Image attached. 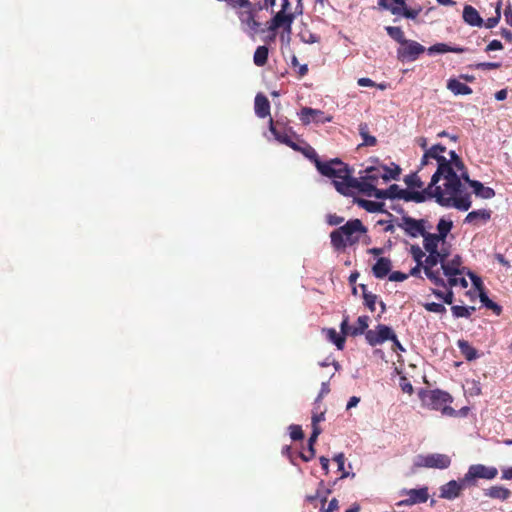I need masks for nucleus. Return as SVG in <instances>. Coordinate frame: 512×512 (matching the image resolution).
I'll return each mask as SVG.
<instances>
[{
    "label": "nucleus",
    "mask_w": 512,
    "mask_h": 512,
    "mask_svg": "<svg viewBox=\"0 0 512 512\" xmlns=\"http://www.w3.org/2000/svg\"><path fill=\"white\" fill-rule=\"evenodd\" d=\"M290 437L294 441L302 440L304 438V433L300 425L292 424L289 426Z\"/></svg>",
    "instance_id": "obj_52"
},
{
    "label": "nucleus",
    "mask_w": 512,
    "mask_h": 512,
    "mask_svg": "<svg viewBox=\"0 0 512 512\" xmlns=\"http://www.w3.org/2000/svg\"><path fill=\"white\" fill-rule=\"evenodd\" d=\"M364 305L371 311H375V305L378 302V296L373 293H365V297H363Z\"/></svg>",
    "instance_id": "obj_49"
},
{
    "label": "nucleus",
    "mask_w": 512,
    "mask_h": 512,
    "mask_svg": "<svg viewBox=\"0 0 512 512\" xmlns=\"http://www.w3.org/2000/svg\"><path fill=\"white\" fill-rule=\"evenodd\" d=\"M317 170L325 177L331 178L336 190L342 195H351L349 181L352 171L349 166L340 159L335 158L326 162H317Z\"/></svg>",
    "instance_id": "obj_2"
},
{
    "label": "nucleus",
    "mask_w": 512,
    "mask_h": 512,
    "mask_svg": "<svg viewBox=\"0 0 512 512\" xmlns=\"http://www.w3.org/2000/svg\"><path fill=\"white\" fill-rule=\"evenodd\" d=\"M479 298L481 303L488 309H491L493 313L499 316L502 313V307L492 301L483 289H480Z\"/></svg>",
    "instance_id": "obj_34"
},
{
    "label": "nucleus",
    "mask_w": 512,
    "mask_h": 512,
    "mask_svg": "<svg viewBox=\"0 0 512 512\" xmlns=\"http://www.w3.org/2000/svg\"><path fill=\"white\" fill-rule=\"evenodd\" d=\"M429 255L425 259V264L423 265V269L425 275L429 280H431L436 286L446 287V282L441 277L440 270H433V268L440 263L442 265L443 261L448 258L449 253L442 249L441 251L436 252H428Z\"/></svg>",
    "instance_id": "obj_7"
},
{
    "label": "nucleus",
    "mask_w": 512,
    "mask_h": 512,
    "mask_svg": "<svg viewBox=\"0 0 512 512\" xmlns=\"http://www.w3.org/2000/svg\"><path fill=\"white\" fill-rule=\"evenodd\" d=\"M452 226V221H448L443 218L439 220L437 224L438 233L436 235H438V237L442 239L443 243L445 242L448 233L451 231Z\"/></svg>",
    "instance_id": "obj_39"
},
{
    "label": "nucleus",
    "mask_w": 512,
    "mask_h": 512,
    "mask_svg": "<svg viewBox=\"0 0 512 512\" xmlns=\"http://www.w3.org/2000/svg\"><path fill=\"white\" fill-rule=\"evenodd\" d=\"M369 326V317L366 315L359 316L357 319V325L353 327V329L350 332L351 336H358L363 333H366Z\"/></svg>",
    "instance_id": "obj_36"
},
{
    "label": "nucleus",
    "mask_w": 512,
    "mask_h": 512,
    "mask_svg": "<svg viewBox=\"0 0 512 512\" xmlns=\"http://www.w3.org/2000/svg\"><path fill=\"white\" fill-rule=\"evenodd\" d=\"M349 185H351V190L358 189L368 196H372V192L375 190V184L366 177H363L360 181L351 177Z\"/></svg>",
    "instance_id": "obj_23"
},
{
    "label": "nucleus",
    "mask_w": 512,
    "mask_h": 512,
    "mask_svg": "<svg viewBox=\"0 0 512 512\" xmlns=\"http://www.w3.org/2000/svg\"><path fill=\"white\" fill-rule=\"evenodd\" d=\"M425 52V47L414 40L406 39L397 49V57L400 61H415Z\"/></svg>",
    "instance_id": "obj_11"
},
{
    "label": "nucleus",
    "mask_w": 512,
    "mask_h": 512,
    "mask_svg": "<svg viewBox=\"0 0 512 512\" xmlns=\"http://www.w3.org/2000/svg\"><path fill=\"white\" fill-rule=\"evenodd\" d=\"M435 187H439L437 184L432 185L431 183L423 191H409L406 201H414L416 203L424 202L429 197H434Z\"/></svg>",
    "instance_id": "obj_21"
},
{
    "label": "nucleus",
    "mask_w": 512,
    "mask_h": 512,
    "mask_svg": "<svg viewBox=\"0 0 512 512\" xmlns=\"http://www.w3.org/2000/svg\"><path fill=\"white\" fill-rule=\"evenodd\" d=\"M451 311L455 318H469L471 314L475 311V307L454 305L451 307Z\"/></svg>",
    "instance_id": "obj_37"
},
{
    "label": "nucleus",
    "mask_w": 512,
    "mask_h": 512,
    "mask_svg": "<svg viewBox=\"0 0 512 512\" xmlns=\"http://www.w3.org/2000/svg\"><path fill=\"white\" fill-rule=\"evenodd\" d=\"M378 5L395 16H402L412 20L416 19L422 11L421 7L415 9L408 8L406 0H378Z\"/></svg>",
    "instance_id": "obj_8"
},
{
    "label": "nucleus",
    "mask_w": 512,
    "mask_h": 512,
    "mask_svg": "<svg viewBox=\"0 0 512 512\" xmlns=\"http://www.w3.org/2000/svg\"><path fill=\"white\" fill-rule=\"evenodd\" d=\"M367 228L361 220L353 219L347 221L343 226L330 233L331 245L335 250H344L348 245L352 246L359 241L356 233H366Z\"/></svg>",
    "instance_id": "obj_3"
},
{
    "label": "nucleus",
    "mask_w": 512,
    "mask_h": 512,
    "mask_svg": "<svg viewBox=\"0 0 512 512\" xmlns=\"http://www.w3.org/2000/svg\"><path fill=\"white\" fill-rule=\"evenodd\" d=\"M463 20L470 26L481 27L484 20L479 12L471 5H465L463 9Z\"/></svg>",
    "instance_id": "obj_20"
},
{
    "label": "nucleus",
    "mask_w": 512,
    "mask_h": 512,
    "mask_svg": "<svg viewBox=\"0 0 512 512\" xmlns=\"http://www.w3.org/2000/svg\"><path fill=\"white\" fill-rule=\"evenodd\" d=\"M388 192H390L391 199H402L406 201L409 190L402 189L397 184H392L389 186Z\"/></svg>",
    "instance_id": "obj_43"
},
{
    "label": "nucleus",
    "mask_w": 512,
    "mask_h": 512,
    "mask_svg": "<svg viewBox=\"0 0 512 512\" xmlns=\"http://www.w3.org/2000/svg\"><path fill=\"white\" fill-rule=\"evenodd\" d=\"M404 181L409 188H422L423 186V182L415 173L405 176Z\"/></svg>",
    "instance_id": "obj_47"
},
{
    "label": "nucleus",
    "mask_w": 512,
    "mask_h": 512,
    "mask_svg": "<svg viewBox=\"0 0 512 512\" xmlns=\"http://www.w3.org/2000/svg\"><path fill=\"white\" fill-rule=\"evenodd\" d=\"M447 89L455 95H469L472 93L471 87L454 78L448 80Z\"/></svg>",
    "instance_id": "obj_26"
},
{
    "label": "nucleus",
    "mask_w": 512,
    "mask_h": 512,
    "mask_svg": "<svg viewBox=\"0 0 512 512\" xmlns=\"http://www.w3.org/2000/svg\"><path fill=\"white\" fill-rule=\"evenodd\" d=\"M491 214H492V211L489 209L474 210V211L469 212L466 215L464 222L470 223L473 225H479L481 223H486L490 220Z\"/></svg>",
    "instance_id": "obj_17"
},
{
    "label": "nucleus",
    "mask_w": 512,
    "mask_h": 512,
    "mask_svg": "<svg viewBox=\"0 0 512 512\" xmlns=\"http://www.w3.org/2000/svg\"><path fill=\"white\" fill-rule=\"evenodd\" d=\"M446 152V147L442 144H435L429 149H426L421 159V168L428 166L431 160L437 163V169L431 177V184L435 185L441 180V174L446 172L451 176V170L446 163V157L443 153Z\"/></svg>",
    "instance_id": "obj_5"
},
{
    "label": "nucleus",
    "mask_w": 512,
    "mask_h": 512,
    "mask_svg": "<svg viewBox=\"0 0 512 512\" xmlns=\"http://www.w3.org/2000/svg\"><path fill=\"white\" fill-rule=\"evenodd\" d=\"M402 494L407 496L406 499L401 500L398 505L412 506L415 504L425 503L429 498L428 488L422 487L419 489L404 490Z\"/></svg>",
    "instance_id": "obj_14"
},
{
    "label": "nucleus",
    "mask_w": 512,
    "mask_h": 512,
    "mask_svg": "<svg viewBox=\"0 0 512 512\" xmlns=\"http://www.w3.org/2000/svg\"><path fill=\"white\" fill-rule=\"evenodd\" d=\"M341 334L345 337L346 335H349L353 327L349 326V316L345 315L344 319L340 325Z\"/></svg>",
    "instance_id": "obj_54"
},
{
    "label": "nucleus",
    "mask_w": 512,
    "mask_h": 512,
    "mask_svg": "<svg viewBox=\"0 0 512 512\" xmlns=\"http://www.w3.org/2000/svg\"><path fill=\"white\" fill-rule=\"evenodd\" d=\"M301 153L306 157L308 158L309 160H311L314 165L317 167V162H322L317 154V152L315 151V149L310 146L309 144L305 143L304 146H303V149H301Z\"/></svg>",
    "instance_id": "obj_44"
},
{
    "label": "nucleus",
    "mask_w": 512,
    "mask_h": 512,
    "mask_svg": "<svg viewBox=\"0 0 512 512\" xmlns=\"http://www.w3.org/2000/svg\"><path fill=\"white\" fill-rule=\"evenodd\" d=\"M327 337L329 341L334 343L339 350H342L345 345V337L342 334L337 333L333 328L327 330Z\"/></svg>",
    "instance_id": "obj_41"
},
{
    "label": "nucleus",
    "mask_w": 512,
    "mask_h": 512,
    "mask_svg": "<svg viewBox=\"0 0 512 512\" xmlns=\"http://www.w3.org/2000/svg\"><path fill=\"white\" fill-rule=\"evenodd\" d=\"M269 49L267 46H258L254 52L253 62L256 66L262 67L268 61Z\"/></svg>",
    "instance_id": "obj_33"
},
{
    "label": "nucleus",
    "mask_w": 512,
    "mask_h": 512,
    "mask_svg": "<svg viewBox=\"0 0 512 512\" xmlns=\"http://www.w3.org/2000/svg\"><path fill=\"white\" fill-rule=\"evenodd\" d=\"M339 508L338 500L336 498H333L328 503L327 508H325V512H334Z\"/></svg>",
    "instance_id": "obj_64"
},
{
    "label": "nucleus",
    "mask_w": 512,
    "mask_h": 512,
    "mask_svg": "<svg viewBox=\"0 0 512 512\" xmlns=\"http://www.w3.org/2000/svg\"><path fill=\"white\" fill-rule=\"evenodd\" d=\"M471 188H473V192L476 196L481 197L483 199H490L495 196V191L492 188L485 187L479 181L471 182Z\"/></svg>",
    "instance_id": "obj_30"
},
{
    "label": "nucleus",
    "mask_w": 512,
    "mask_h": 512,
    "mask_svg": "<svg viewBox=\"0 0 512 512\" xmlns=\"http://www.w3.org/2000/svg\"><path fill=\"white\" fill-rule=\"evenodd\" d=\"M426 222L427 221L424 219L417 220L410 216H403L402 222L399 223L398 226L402 228L407 235L415 238L424 235Z\"/></svg>",
    "instance_id": "obj_13"
},
{
    "label": "nucleus",
    "mask_w": 512,
    "mask_h": 512,
    "mask_svg": "<svg viewBox=\"0 0 512 512\" xmlns=\"http://www.w3.org/2000/svg\"><path fill=\"white\" fill-rule=\"evenodd\" d=\"M413 258L418 264H422V258L424 257L423 251L418 246L412 247Z\"/></svg>",
    "instance_id": "obj_59"
},
{
    "label": "nucleus",
    "mask_w": 512,
    "mask_h": 512,
    "mask_svg": "<svg viewBox=\"0 0 512 512\" xmlns=\"http://www.w3.org/2000/svg\"><path fill=\"white\" fill-rule=\"evenodd\" d=\"M355 202L363 209H365L366 211L370 212V213H375V212H382L384 211L383 207H384V204L381 203V202H376V201H372V200H366V199H362V198H357L355 200Z\"/></svg>",
    "instance_id": "obj_32"
},
{
    "label": "nucleus",
    "mask_w": 512,
    "mask_h": 512,
    "mask_svg": "<svg viewBox=\"0 0 512 512\" xmlns=\"http://www.w3.org/2000/svg\"><path fill=\"white\" fill-rule=\"evenodd\" d=\"M422 237H423V245L427 252L439 251L438 246H439V243L442 242V239L439 238L438 235L425 231L424 235H422Z\"/></svg>",
    "instance_id": "obj_28"
},
{
    "label": "nucleus",
    "mask_w": 512,
    "mask_h": 512,
    "mask_svg": "<svg viewBox=\"0 0 512 512\" xmlns=\"http://www.w3.org/2000/svg\"><path fill=\"white\" fill-rule=\"evenodd\" d=\"M382 170H383V180L384 181H389L391 179L396 180V179H398V177L401 173L400 167L394 163L391 164V167L382 166Z\"/></svg>",
    "instance_id": "obj_38"
},
{
    "label": "nucleus",
    "mask_w": 512,
    "mask_h": 512,
    "mask_svg": "<svg viewBox=\"0 0 512 512\" xmlns=\"http://www.w3.org/2000/svg\"><path fill=\"white\" fill-rule=\"evenodd\" d=\"M324 420H325L324 412L314 413L312 415V428L315 429V427H319L318 426L319 422L324 421Z\"/></svg>",
    "instance_id": "obj_60"
},
{
    "label": "nucleus",
    "mask_w": 512,
    "mask_h": 512,
    "mask_svg": "<svg viewBox=\"0 0 512 512\" xmlns=\"http://www.w3.org/2000/svg\"><path fill=\"white\" fill-rule=\"evenodd\" d=\"M344 221V218L337 214H328L327 223L331 226L340 225Z\"/></svg>",
    "instance_id": "obj_55"
},
{
    "label": "nucleus",
    "mask_w": 512,
    "mask_h": 512,
    "mask_svg": "<svg viewBox=\"0 0 512 512\" xmlns=\"http://www.w3.org/2000/svg\"><path fill=\"white\" fill-rule=\"evenodd\" d=\"M450 159L446 158V163L451 170V176L446 172L441 174L444 180L443 187H435V199L443 207H454L461 211H467L471 207L470 195L463 192V186L456 170L464 169V162L458 154L451 150Z\"/></svg>",
    "instance_id": "obj_1"
},
{
    "label": "nucleus",
    "mask_w": 512,
    "mask_h": 512,
    "mask_svg": "<svg viewBox=\"0 0 512 512\" xmlns=\"http://www.w3.org/2000/svg\"><path fill=\"white\" fill-rule=\"evenodd\" d=\"M300 120L303 124L307 125L311 122L315 123H326L331 121V117L325 116L324 112L321 110L305 107L301 110Z\"/></svg>",
    "instance_id": "obj_16"
},
{
    "label": "nucleus",
    "mask_w": 512,
    "mask_h": 512,
    "mask_svg": "<svg viewBox=\"0 0 512 512\" xmlns=\"http://www.w3.org/2000/svg\"><path fill=\"white\" fill-rule=\"evenodd\" d=\"M419 398L424 406L429 409L441 411L442 414L452 416L455 410L450 406L452 397L449 393L435 389L425 390L419 392Z\"/></svg>",
    "instance_id": "obj_4"
},
{
    "label": "nucleus",
    "mask_w": 512,
    "mask_h": 512,
    "mask_svg": "<svg viewBox=\"0 0 512 512\" xmlns=\"http://www.w3.org/2000/svg\"><path fill=\"white\" fill-rule=\"evenodd\" d=\"M394 335L395 333L390 327L384 324H379L376 326V329L367 330L365 338L369 345L377 346L383 344L387 340L394 339Z\"/></svg>",
    "instance_id": "obj_12"
},
{
    "label": "nucleus",
    "mask_w": 512,
    "mask_h": 512,
    "mask_svg": "<svg viewBox=\"0 0 512 512\" xmlns=\"http://www.w3.org/2000/svg\"><path fill=\"white\" fill-rule=\"evenodd\" d=\"M269 130L273 134L275 139L277 141H279L280 143L284 144L283 139L290 138V135L288 134L286 128L282 127L279 121L274 122L272 118H270V121H269Z\"/></svg>",
    "instance_id": "obj_27"
},
{
    "label": "nucleus",
    "mask_w": 512,
    "mask_h": 512,
    "mask_svg": "<svg viewBox=\"0 0 512 512\" xmlns=\"http://www.w3.org/2000/svg\"><path fill=\"white\" fill-rule=\"evenodd\" d=\"M484 494L489 498L505 501L510 498L512 493L508 488L504 486L495 485L485 489Z\"/></svg>",
    "instance_id": "obj_24"
},
{
    "label": "nucleus",
    "mask_w": 512,
    "mask_h": 512,
    "mask_svg": "<svg viewBox=\"0 0 512 512\" xmlns=\"http://www.w3.org/2000/svg\"><path fill=\"white\" fill-rule=\"evenodd\" d=\"M458 348L466 360L472 361L478 357L477 350L466 340H458Z\"/></svg>",
    "instance_id": "obj_31"
},
{
    "label": "nucleus",
    "mask_w": 512,
    "mask_h": 512,
    "mask_svg": "<svg viewBox=\"0 0 512 512\" xmlns=\"http://www.w3.org/2000/svg\"><path fill=\"white\" fill-rule=\"evenodd\" d=\"M498 475V470L494 466H485L483 464H474L468 468L467 473L462 478L463 483L469 486L476 484L477 479L492 480Z\"/></svg>",
    "instance_id": "obj_9"
},
{
    "label": "nucleus",
    "mask_w": 512,
    "mask_h": 512,
    "mask_svg": "<svg viewBox=\"0 0 512 512\" xmlns=\"http://www.w3.org/2000/svg\"><path fill=\"white\" fill-rule=\"evenodd\" d=\"M453 301H454V293H453L452 289L449 288L444 294L443 302L448 305H451L453 303Z\"/></svg>",
    "instance_id": "obj_63"
},
{
    "label": "nucleus",
    "mask_w": 512,
    "mask_h": 512,
    "mask_svg": "<svg viewBox=\"0 0 512 512\" xmlns=\"http://www.w3.org/2000/svg\"><path fill=\"white\" fill-rule=\"evenodd\" d=\"M448 281L446 283V287L449 286V288L455 287V286H461L463 288H466L468 286V282L464 277H458L457 276H447Z\"/></svg>",
    "instance_id": "obj_46"
},
{
    "label": "nucleus",
    "mask_w": 512,
    "mask_h": 512,
    "mask_svg": "<svg viewBox=\"0 0 512 512\" xmlns=\"http://www.w3.org/2000/svg\"><path fill=\"white\" fill-rule=\"evenodd\" d=\"M392 262L389 258L380 257L372 267L373 275L378 279H383L390 274Z\"/></svg>",
    "instance_id": "obj_19"
},
{
    "label": "nucleus",
    "mask_w": 512,
    "mask_h": 512,
    "mask_svg": "<svg viewBox=\"0 0 512 512\" xmlns=\"http://www.w3.org/2000/svg\"><path fill=\"white\" fill-rule=\"evenodd\" d=\"M282 3V0H280ZM276 5V0H264L263 3H253V14L254 20H257V13L263 9H267L269 7L273 8Z\"/></svg>",
    "instance_id": "obj_45"
},
{
    "label": "nucleus",
    "mask_w": 512,
    "mask_h": 512,
    "mask_svg": "<svg viewBox=\"0 0 512 512\" xmlns=\"http://www.w3.org/2000/svg\"><path fill=\"white\" fill-rule=\"evenodd\" d=\"M502 2L498 1L495 5V16L488 18L483 24L486 28L492 29L496 27L501 19Z\"/></svg>",
    "instance_id": "obj_42"
},
{
    "label": "nucleus",
    "mask_w": 512,
    "mask_h": 512,
    "mask_svg": "<svg viewBox=\"0 0 512 512\" xmlns=\"http://www.w3.org/2000/svg\"><path fill=\"white\" fill-rule=\"evenodd\" d=\"M423 307L429 311V312H433V313H437V314H443L446 312V308L443 304H440V303H436V302H428V303H424L423 304Z\"/></svg>",
    "instance_id": "obj_50"
},
{
    "label": "nucleus",
    "mask_w": 512,
    "mask_h": 512,
    "mask_svg": "<svg viewBox=\"0 0 512 512\" xmlns=\"http://www.w3.org/2000/svg\"><path fill=\"white\" fill-rule=\"evenodd\" d=\"M321 434V428L320 427H315V429H313L309 439H308V450H309V456H306L305 453H302L300 452L299 453V457L304 461V462H309L310 460H312L314 457H315V448H314V444L316 443L317 441V438L318 436Z\"/></svg>",
    "instance_id": "obj_25"
},
{
    "label": "nucleus",
    "mask_w": 512,
    "mask_h": 512,
    "mask_svg": "<svg viewBox=\"0 0 512 512\" xmlns=\"http://www.w3.org/2000/svg\"><path fill=\"white\" fill-rule=\"evenodd\" d=\"M334 461L337 463L338 470L343 471L344 470V464H345V457L343 453H339L334 457Z\"/></svg>",
    "instance_id": "obj_62"
},
{
    "label": "nucleus",
    "mask_w": 512,
    "mask_h": 512,
    "mask_svg": "<svg viewBox=\"0 0 512 512\" xmlns=\"http://www.w3.org/2000/svg\"><path fill=\"white\" fill-rule=\"evenodd\" d=\"M451 465L450 456L442 453L418 455L414 460L417 468L447 469Z\"/></svg>",
    "instance_id": "obj_10"
},
{
    "label": "nucleus",
    "mask_w": 512,
    "mask_h": 512,
    "mask_svg": "<svg viewBox=\"0 0 512 512\" xmlns=\"http://www.w3.org/2000/svg\"><path fill=\"white\" fill-rule=\"evenodd\" d=\"M289 7V0H282V3H280V10L275 13L269 22H267V31L271 32L273 37H275L276 31L280 28L283 29V34L281 36L282 39L284 38V34L290 36L292 33V24L295 16L293 13L287 12Z\"/></svg>",
    "instance_id": "obj_6"
},
{
    "label": "nucleus",
    "mask_w": 512,
    "mask_h": 512,
    "mask_svg": "<svg viewBox=\"0 0 512 512\" xmlns=\"http://www.w3.org/2000/svg\"><path fill=\"white\" fill-rule=\"evenodd\" d=\"M365 177L375 184L380 178L383 179V171L380 168L371 167L366 170Z\"/></svg>",
    "instance_id": "obj_48"
},
{
    "label": "nucleus",
    "mask_w": 512,
    "mask_h": 512,
    "mask_svg": "<svg viewBox=\"0 0 512 512\" xmlns=\"http://www.w3.org/2000/svg\"><path fill=\"white\" fill-rule=\"evenodd\" d=\"M461 257L456 255L453 259L443 261L441 269L443 270V274L445 276H457L461 275Z\"/></svg>",
    "instance_id": "obj_18"
},
{
    "label": "nucleus",
    "mask_w": 512,
    "mask_h": 512,
    "mask_svg": "<svg viewBox=\"0 0 512 512\" xmlns=\"http://www.w3.org/2000/svg\"><path fill=\"white\" fill-rule=\"evenodd\" d=\"M501 67V63L498 62H481L474 65H470V68L478 70H495Z\"/></svg>",
    "instance_id": "obj_51"
},
{
    "label": "nucleus",
    "mask_w": 512,
    "mask_h": 512,
    "mask_svg": "<svg viewBox=\"0 0 512 512\" xmlns=\"http://www.w3.org/2000/svg\"><path fill=\"white\" fill-rule=\"evenodd\" d=\"M385 30L387 34L399 44H403L406 40L403 30L396 26H386Z\"/></svg>",
    "instance_id": "obj_40"
},
{
    "label": "nucleus",
    "mask_w": 512,
    "mask_h": 512,
    "mask_svg": "<svg viewBox=\"0 0 512 512\" xmlns=\"http://www.w3.org/2000/svg\"><path fill=\"white\" fill-rule=\"evenodd\" d=\"M466 49L463 48V47H453V46H450L446 43H437V44H434L432 46H430L428 48V53L429 54H434V53H447V52H453V53H457V54H460V53H463L465 52Z\"/></svg>",
    "instance_id": "obj_29"
},
{
    "label": "nucleus",
    "mask_w": 512,
    "mask_h": 512,
    "mask_svg": "<svg viewBox=\"0 0 512 512\" xmlns=\"http://www.w3.org/2000/svg\"><path fill=\"white\" fill-rule=\"evenodd\" d=\"M255 113L259 118H266L270 115V102L263 94H257L255 97Z\"/></svg>",
    "instance_id": "obj_22"
},
{
    "label": "nucleus",
    "mask_w": 512,
    "mask_h": 512,
    "mask_svg": "<svg viewBox=\"0 0 512 512\" xmlns=\"http://www.w3.org/2000/svg\"><path fill=\"white\" fill-rule=\"evenodd\" d=\"M503 49V45L499 40H492L485 48L486 52Z\"/></svg>",
    "instance_id": "obj_58"
},
{
    "label": "nucleus",
    "mask_w": 512,
    "mask_h": 512,
    "mask_svg": "<svg viewBox=\"0 0 512 512\" xmlns=\"http://www.w3.org/2000/svg\"><path fill=\"white\" fill-rule=\"evenodd\" d=\"M465 486L468 485L463 483L462 479L459 481L451 480L440 487V497L448 500L455 499L460 496Z\"/></svg>",
    "instance_id": "obj_15"
},
{
    "label": "nucleus",
    "mask_w": 512,
    "mask_h": 512,
    "mask_svg": "<svg viewBox=\"0 0 512 512\" xmlns=\"http://www.w3.org/2000/svg\"><path fill=\"white\" fill-rule=\"evenodd\" d=\"M407 275L400 271H394L389 274V280L394 282H401L407 279Z\"/></svg>",
    "instance_id": "obj_56"
},
{
    "label": "nucleus",
    "mask_w": 512,
    "mask_h": 512,
    "mask_svg": "<svg viewBox=\"0 0 512 512\" xmlns=\"http://www.w3.org/2000/svg\"><path fill=\"white\" fill-rule=\"evenodd\" d=\"M357 84L361 87H374L376 86V83L371 80L370 78H359L357 81Z\"/></svg>",
    "instance_id": "obj_61"
},
{
    "label": "nucleus",
    "mask_w": 512,
    "mask_h": 512,
    "mask_svg": "<svg viewBox=\"0 0 512 512\" xmlns=\"http://www.w3.org/2000/svg\"><path fill=\"white\" fill-rule=\"evenodd\" d=\"M372 195L375 196L378 199H391L390 192H388V189H377L375 187V190H373Z\"/></svg>",
    "instance_id": "obj_57"
},
{
    "label": "nucleus",
    "mask_w": 512,
    "mask_h": 512,
    "mask_svg": "<svg viewBox=\"0 0 512 512\" xmlns=\"http://www.w3.org/2000/svg\"><path fill=\"white\" fill-rule=\"evenodd\" d=\"M359 134L361 138L363 139V145L366 146H374L377 143V140L374 136H371L369 134V126L367 123H360L359 125Z\"/></svg>",
    "instance_id": "obj_35"
},
{
    "label": "nucleus",
    "mask_w": 512,
    "mask_h": 512,
    "mask_svg": "<svg viewBox=\"0 0 512 512\" xmlns=\"http://www.w3.org/2000/svg\"><path fill=\"white\" fill-rule=\"evenodd\" d=\"M400 387H401V390L404 393H407L409 395L413 394V392H414L412 384L410 383V381L406 377H401V379H400Z\"/></svg>",
    "instance_id": "obj_53"
}]
</instances>
